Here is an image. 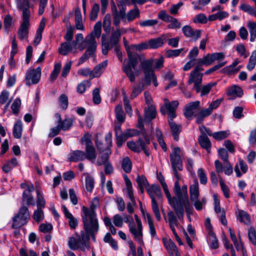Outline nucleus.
<instances>
[{"label":"nucleus","mask_w":256,"mask_h":256,"mask_svg":"<svg viewBox=\"0 0 256 256\" xmlns=\"http://www.w3.org/2000/svg\"><path fill=\"white\" fill-rule=\"evenodd\" d=\"M111 16L109 14H107L104 17L103 20V28L105 31L109 32L110 29Z\"/></svg>","instance_id":"obj_54"},{"label":"nucleus","mask_w":256,"mask_h":256,"mask_svg":"<svg viewBox=\"0 0 256 256\" xmlns=\"http://www.w3.org/2000/svg\"><path fill=\"white\" fill-rule=\"evenodd\" d=\"M230 132L228 130L220 131L213 133L212 136L216 140H220L227 138Z\"/></svg>","instance_id":"obj_51"},{"label":"nucleus","mask_w":256,"mask_h":256,"mask_svg":"<svg viewBox=\"0 0 256 256\" xmlns=\"http://www.w3.org/2000/svg\"><path fill=\"white\" fill-rule=\"evenodd\" d=\"M161 184L165 193V194L168 198V202L170 206L173 209H176L175 205H174V200H176V198H172L170 194L168 191V188L165 182L161 181Z\"/></svg>","instance_id":"obj_35"},{"label":"nucleus","mask_w":256,"mask_h":256,"mask_svg":"<svg viewBox=\"0 0 256 256\" xmlns=\"http://www.w3.org/2000/svg\"><path fill=\"white\" fill-rule=\"evenodd\" d=\"M56 117L58 118L57 123L62 130L66 131L68 130L73 124V120L71 118H67L64 120H62L61 116L58 114H56Z\"/></svg>","instance_id":"obj_21"},{"label":"nucleus","mask_w":256,"mask_h":256,"mask_svg":"<svg viewBox=\"0 0 256 256\" xmlns=\"http://www.w3.org/2000/svg\"><path fill=\"white\" fill-rule=\"evenodd\" d=\"M163 242L170 254L172 256L174 252L178 249L175 244L170 240H164Z\"/></svg>","instance_id":"obj_39"},{"label":"nucleus","mask_w":256,"mask_h":256,"mask_svg":"<svg viewBox=\"0 0 256 256\" xmlns=\"http://www.w3.org/2000/svg\"><path fill=\"white\" fill-rule=\"evenodd\" d=\"M62 208L65 216L68 220V224L70 228L72 229L76 228L78 224L77 219L73 216L64 205H62Z\"/></svg>","instance_id":"obj_24"},{"label":"nucleus","mask_w":256,"mask_h":256,"mask_svg":"<svg viewBox=\"0 0 256 256\" xmlns=\"http://www.w3.org/2000/svg\"><path fill=\"white\" fill-rule=\"evenodd\" d=\"M33 218L38 222L42 221L44 219V214L42 208H37L34 212Z\"/></svg>","instance_id":"obj_58"},{"label":"nucleus","mask_w":256,"mask_h":256,"mask_svg":"<svg viewBox=\"0 0 256 256\" xmlns=\"http://www.w3.org/2000/svg\"><path fill=\"white\" fill-rule=\"evenodd\" d=\"M115 114L116 118L120 124L124 122L126 119V116L122 105L118 104L116 106Z\"/></svg>","instance_id":"obj_36"},{"label":"nucleus","mask_w":256,"mask_h":256,"mask_svg":"<svg viewBox=\"0 0 256 256\" xmlns=\"http://www.w3.org/2000/svg\"><path fill=\"white\" fill-rule=\"evenodd\" d=\"M182 150L179 147H175L170 154V160L172 169L182 170V162L181 158Z\"/></svg>","instance_id":"obj_11"},{"label":"nucleus","mask_w":256,"mask_h":256,"mask_svg":"<svg viewBox=\"0 0 256 256\" xmlns=\"http://www.w3.org/2000/svg\"><path fill=\"white\" fill-rule=\"evenodd\" d=\"M99 10V4H94L92 6L90 14V19L91 20H95L96 19Z\"/></svg>","instance_id":"obj_57"},{"label":"nucleus","mask_w":256,"mask_h":256,"mask_svg":"<svg viewBox=\"0 0 256 256\" xmlns=\"http://www.w3.org/2000/svg\"><path fill=\"white\" fill-rule=\"evenodd\" d=\"M108 65V61L104 60L98 64L92 70L91 78L100 76Z\"/></svg>","instance_id":"obj_26"},{"label":"nucleus","mask_w":256,"mask_h":256,"mask_svg":"<svg viewBox=\"0 0 256 256\" xmlns=\"http://www.w3.org/2000/svg\"><path fill=\"white\" fill-rule=\"evenodd\" d=\"M132 135L130 134L128 132L124 133L116 136L117 140V144L118 146H121L122 144Z\"/></svg>","instance_id":"obj_50"},{"label":"nucleus","mask_w":256,"mask_h":256,"mask_svg":"<svg viewBox=\"0 0 256 256\" xmlns=\"http://www.w3.org/2000/svg\"><path fill=\"white\" fill-rule=\"evenodd\" d=\"M136 226L132 222L130 224V232L139 244L142 242V226L141 220L136 214L134 215Z\"/></svg>","instance_id":"obj_9"},{"label":"nucleus","mask_w":256,"mask_h":256,"mask_svg":"<svg viewBox=\"0 0 256 256\" xmlns=\"http://www.w3.org/2000/svg\"><path fill=\"white\" fill-rule=\"evenodd\" d=\"M94 182L93 178L87 174L85 178V186L88 192H92L94 188Z\"/></svg>","instance_id":"obj_43"},{"label":"nucleus","mask_w":256,"mask_h":256,"mask_svg":"<svg viewBox=\"0 0 256 256\" xmlns=\"http://www.w3.org/2000/svg\"><path fill=\"white\" fill-rule=\"evenodd\" d=\"M198 176L200 178V183L202 184H206L208 182V178L204 170L202 168H199L198 170Z\"/></svg>","instance_id":"obj_55"},{"label":"nucleus","mask_w":256,"mask_h":256,"mask_svg":"<svg viewBox=\"0 0 256 256\" xmlns=\"http://www.w3.org/2000/svg\"><path fill=\"white\" fill-rule=\"evenodd\" d=\"M248 28L250 32V41L252 42L256 38V22H249L248 24Z\"/></svg>","instance_id":"obj_40"},{"label":"nucleus","mask_w":256,"mask_h":256,"mask_svg":"<svg viewBox=\"0 0 256 256\" xmlns=\"http://www.w3.org/2000/svg\"><path fill=\"white\" fill-rule=\"evenodd\" d=\"M227 95L230 99H234L236 98H241L243 94V90L239 86L234 85L227 88Z\"/></svg>","instance_id":"obj_19"},{"label":"nucleus","mask_w":256,"mask_h":256,"mask_svg":"<svg viewBox=\"0 0 256 256\" xmlns=\"http://www.w3.org/2000/svg\"><path fill=\"white\" fill-rule=\"evenodd\" d=\"M184 35L188 38H190L194 41L198 40L201 36L200 30H194L188 26H185L182 28Z\"/></svg>","instance_id":"obj_17"},{"label":"nucleus","mask_w":256,"mask_h":256,"mask_svg":"<svg viewBox=\"0 0 256 256\" xmlns=\"http://www.w3.org/2000/svg\"><path fill=\"white\" fill-rule=\"evenodd\" d=\"M81 238L80 236H79L78 238L76 240L74 237H70L69 238L68 242V244L70 247V248L71 250H76L78 248H79V242H82V239H80V238Z\"/></svg>","instance_id":"obj_44"},{"label":"nucleus","mask_w":256,"mask_h":256,"mask_svg":"<svg viewBox=\"0 0 256 256\" xmlns=\"http://www.w3.org/2000/svg\"><path fill=\"white\" fill-rule=\"evenodd\" d=\"M22 200L23 202H26V204L28 206L35 205L34 200L31 194H26V192H23Z\"/></svg>","instance_id":"obj_46"},{"label":"nucleus","mask_w":256,"mask_h":256,"mask_svg":"<svg viewBox=\"0 0 256 256\" xmlns=\"http://www.w3.org/2000/svg\"><path fill=\"white\" fill-rule=\"evenodd\" d=\"M76 45V42H64L61 44L58 48V52L60 54L63 56L67 55L70 51L72 48H75Z\"/></svg>","instance_id":"obj_22"},{"label":"nucleus","mask_w":256,"mask_h":256,"mask_svg":"<svg viewBox=\"0 0 256 256\" xmlns=\"http://www.w3.org/2000/svg\"><path fill=\"white\" fill-rule=\"evenodd\" d=\"M158 23V20H156L148 19L144 20H141L138 22V24L140 26L145 28L152 26Z\"/></svg>","instance_id":"obj_48"},{"label":"nucleus","mask_w":256,"mask_h":256,"mask_svg":"<svg viewBox=\"0 0 256 256\" xmlns=\"http://www.w3.org/2000/svg\"><path fill=\"white\" fill-rule=\"evenodd\" d=\"M102 52L104 54L106 55L108 52L110 44H109V43L108 42H106V36L105 34L102 35Z\"/></svg>","instance_id":"obj_60"},{"label":"nucleus","mask_w":256,"mask_h":256,"mask_svg":"<svg viewBox=\"0 0 256 256\" xmlns=\"http://www.w3.org/2000/svg\"><path fill=\"white\" fill-rule=\"evenodd\" d=\"M101 156L98 158L96 163L98 166H102L108 162V159L111 154V150L109 148H106L102 152H100Z\"/></svg>","instance_id":"obj_28"},{"label":"nucleus","mask_w":256,"mask_h":256,"mask_svg":"<svg viewBox=\"0 0 256 256\" xmlns=\"http://www.w3.org/2000/svg\"><path fill=\"white\" fill-rule=\"evenodd\" d=\"M140 16V12L136 6H134V8L129 10L126 14V19L128 22H132L136 18Z\"/></svg>","instance_id":"obj_32"},{"label":"nucleus","mask_w":256,"mask_h":256,"mask_svg":"<svg viewBox=\"0 0 256 256\" xmlns=\"http://www.w3.org/2000/svg\"><path fill=\"white\" fill-rule=\"evenodd\" d=\"M30 26V18H22V22L18 32V38L20 40H22L28 38Z\"/></svg>","instance_id":"obj_15"},{"label":"nucleus","mask_w":256,"mask_h":256,"mask_svg":"<svg viewBox=\"0 0 256 256\" xmlns=\"http://www.w3.org/2000/svg\"><path fill=\"white\" fill-rule=\"evenodd\" d=\"M248 238L252 243L256 244V231L253 228H250L248 232Z\"/></svg>","instance_id":"obj_64"},{"label":"nucleus","mask_w":256,"mask_h":256,"mask_svg":"<svg viewBox=\"0 0 256 256\" xmlns=\"http://www.w3.org/2000/svg\"><path fill=\"white\" fill-rule=\"evenodd\" d=\"M59 103L60 107L62 109L66 110L68 106V96L64 94L60 95L59 98Z\"/></svg>","instance_id":"obj_63"},{"label":"nucleus","mask_w":256,"mask_h":256,"mask_svg":"<svg viewBox=\"0 0 256 256\" xmlns=\"http://www.w3.org/2000/svg\"><path fill=\"white\" fill-rule=\"evenodd\" d=\"M175 194L176 196V200H174V205H175L176 209H174L178 218L182 220L184 218V210L182 206V203L186 200V196L185 194H183L182 189L174 191Z\"/></svg>","instance_id":"obj_8"},{"label":"nucleus","mask_w":256,"mask_h":256,"mask_svg":"<svg viewBox=\"0 0 256 256\" xmlns=\"http://www.w3.org/2000/svg\"><path fill=\"white\" fill-rule=\"evenodd\" d=\"M236 50L240 56L246 58L248 54H246V48L242 44H238L236 46Z\"/></svg>","instance_id":"obj_61"},{"label":"nucleus","mask_w":256,"mask_h":256,"mask_svg":"<svg viewBox=\"0 0 256 256\" xmlns=\"http://www.w3.org/2000/svg\"><path fill=\"white\" fill-rule=\"evenodd\" d=\"M36 206L38 208H44L46 205V201L44 199L42 194L38 190H36Z\"/></svg>","instance_id":"obj_45"},{"label":"nucleus","mask_w":256,"mask_h":256,"mask_svg":"<svg viewBox=\"0 0 256 256\" xmlns=\"http://www.w3.org/2000/svg\"><path fill=\"white\" fill-rule=\"evenodd\" d=\"M22 124L20 120H18L14 124L13 128V135L16 138H20L22 136Z\"/></svg>","instance_id":"obj_37"},{"label":"nucleus","mask_w":256,"mask_h":256,"mask_svg":"<svg viewBox=\"0 0 256 256\" xmlns=\"http://www.w3.org/2000/svg\"><path fill=\"white\" fill-rule=\"evenodd\" d=\"M256 64V50L252 51L249 58L248 62L246 66L248 70L251 71L255 67Z\"/></svg>","instance_id":"obj_41"},{"label":"nucleus","mask_w":256,"mask_h":256,"mask_svg":"<svg viewBox=\"0 0 256 256\" xmlns=\"http://www.w3.org/2000/svg\"><path fill=\"white\" fill-rule=\"evenodd\" d=\"M85 158V152L80 150H74L68 155V160L70 162H77L82 161Z\"/></svg>","instance_id":"obj_25"},{"label":"nucleus","mask_w":256,"mask_h":256,"mask_svg":"<svg viewBox=\"0 0 256 256\" xmlns=\"http://www.w3.org/2000/svg\"><path fill=\"white\" fill-rule=\"evenodd\" d=\"M98 204L99 199L96 197L92 200L90 208L83 206L82 208V220H98L95 210Z\"/></svg>","instance_id":"obj_6"},{"label":"nucleus","mask_w":256,"mask_h":256,"mask_svg":"<svg viewBox=\"0 0 256 256\" xmlns=\"http://www.w3.org/2000/svg\"><path fill=\"white\" fill-rule=\"evenodd\" d=\"M30 218V212L28 207L23 206L21 207L18 213L12 218V228L18 229L26 224Z\"/></svg>","instance_id":"obj_5"},{"label":"nucleus","mask_w":256,"mask_h":256,"mask_svg":"<svg viewBox=\"0 0 256 256\" xmlns=\"http://www.w3.org/2000/svg\"><path fill=\"white\" fill-rule=\"evenodd\" d=\"M41 76V68L40 66L36 68L29 69L26 71L25 80L26 84L30 86L38 82Z\"/></svg>","instance_id":"obj_10"},{"label":"nucleus","mask_w":256,"mask_h":256,"mask_svg":"<svg viewBox=\"0 0 256 256\" xmlns=\"http://www.w3.org/2000/svg\"><path fill=\"white\" fill-rule=\"evenodd\" d=\"M190 198L191 201H194L198 199L199 196V187L198 182L196 180H194V182L190 187Z\"/></svg>","instance_id":"obj_27"},{"label":"nucleus","mask_w":256,"mask_h":256,"mask_svg":"<svg viewBox=\"0 0 256 256\" xmlns=\"http://www.w3.org/2000/svg\"><path fill=\"white\" fill-rule=\"evenodd\" d=\"M132 166V164L130 160L128 157H126L123 159L122 166L126 172L129 173L131 172Z\"/></svg>","instance_id":"obj_49"},{"label":"nucleus","mask_w":256,"mask_h":256,"mask_svg":"<svg viewBox=\"0 0 256 256\" xmlns=\"http://www.w3.org/2000/svg\"><path fill=\"white\" fill-rule=\"evenodd\" d=\"M128 56V62L126 64H123L122 70L129 78L131 82L135 80V76L133 72L137 66L138 61L140 60V56L137 53L132 52L128 49H126Z\"/></svg>","instance_id":"obj_2"},{"label":"nucleus","mask_w":256,"mask_h":256,"mask_svg":"<svg viewBox=\"0 0 256 256\" xmlns=\"http://www.w3.org/2000/svg\"><path fill=\"white\" fill-rule=\"evenodd\" d=\"M200 146L206 150L208 153L210 152L211 148V142L206 136L200 135L198 138Z\"/></svg>","instance_id":"obj_30"},{"label":"nucleus","mask_w":256,"mask_h":256,"mask_svg":"<svg viewBox=\"0 0 256 256\" xmlns=\"http://www.w3.org/2000/svg\"><path fill=\"white\" fill-rule=\"evenodd\" d=\"M82 144H84L86 146V147H88L90 146H93L92 140V136L87 133L81 139Z\"/></svg>","instance_id":"obj_59"},{"label":"nucleus","mask_w":256,"mask_h":256,"mask_svg":"<svg viewBox=\"0 0 256 256\" xmlns=\"http://www.w3.org/2000/svg\"><path fill=\"white\" fill-rule=\"evenodd\" d=\"M126 32L124 28H116V30L112 32V36L110 40V43L112 46L116 45L119 42L122 34Z\"/></svg>","instance_id":"obj_23"},{"label":"nucleus","mask_w":256,"mask_h":256,"mask_svg":"<svg viewBox=\"0 0 256 256\" xmlns=\"http://www.w3.org/2000/svg\"><path fill=\"white\" fill-rule=\"evenodd\" d=\"M16 8L22 11V18H30V4L28 0H16Z\"/></svg>","instance_id":"obj_16"},{"label":"nucleus","mask_w":256,"mask_h":256,"mask_svg":"<svg viewBox=\"0 0 256 256\" xmlns=\"http://www.w3.org/2000/svg\"><path fill=\"white\" fill-rule=\"evenodd\" d=\"M240 8L244 12L256 17V8H254L246 4H242L240 6Z\"/></svg>","instance_id":"obj_47"},{"label":"nucleus","mask_w":256,"mask_h":256,"mask_svg":"<svg viewBox=\"0 0 256 256\" xmlns=\"http://www.w3.org/2000/svg\"><path fill=\"white\" fill-rule=\"evenodd\" d=\"M84 228L85 233L81 232V238L82 242L86 244L92 236L94 241L96 240L95 234L98 232L99 229L98 220H82Z\"/></svg>","instance_id":"obj_3"},{"label":"nucleus","mask_w":256,"mask_h":256,"mask_svg":"<svg viewBox=\"0 0 256 256\" xmlns=\"http://www.w3.org/2000/svg\"><path fill=\"white\" fill-rule=\"evenodd\" d=\"M174 118L168 117V122L174 139L176 141H178V135L182 131V126L180 124H177L173 120Z\"/></svg>","instance_id":"obj_18"},{"label":"nucleus","mask_w":256,"mask_h":256,"mask_svg":"<svg viewBox=\"0 0 256 256\" xmlns=\"http://www.w3.org/2000/svg\"><path fill=\"white\" fill-rule=\"evenodd\" d=\"M208 242L212 249H216L218 247V240L212 230L208 232L207 237Z\"/></svg>","instance_id":"obj_31"},{"label":"nucleus","mask_w":256,"mask_h":256,"mask_svg":"<svg viewBox=\"0 0 256 256\" xmlns=\"http://www.w3.org/2000/svg\"><path fill=\"white\" fill-rule=\"evenodd\" d=\"M18 165L17 159L16 158H13L3 166L2 170L5 172L8 173L11 171L13 168L16 167Z\"/></svg>","instance_id":"obj_38"},{"label":"nucleus","mask_w":256,"mask_h":256,"mask_svg":"<svg viewBox=\"0 0 256 256\" xmlns=\"http://www.w3.org/2000/svg\"><path fill=\"white\" fill-rule=\"evenodd\" d=\"M164 104L160 108V112L162 114H167L168 117L176 118V110L178 106V100H174L170 102L168 98L164 100Z\"/></svg>","instance_id":"obj_12"},{"label":"nucleus","mask_w":256,"mask_h":256,"mask_svg":"<svg viewBox=\"0 0 256 256\" xmlns=\"http://www.w3.org/2000/svg\"><path fill=\"white\" fill-rule=\"evenodd\" d=\"M238 216V220L240 222L246 224L250 223V216L246 212L242 210H239Z\"/></svg>","instance_id":"obj_42"},{"label":"nucleus","mask_w":256,"mask_h":256,"mask_svg":"<svg viewBox=\"0 0 256 256\" xmlns=\"http://www.w3.org/2000/svg\"><path fill=\"white\" fill-rule=\"evenodd\" d=\"M200 105V102L196 100L191 102L186 105L184 108V114L188 120H191L194 116H196V113L198 110Z\"/></svg>","instance_id":"obj_14"},{"label":"nucleus","mask_w":256,"mask_h":256,"mask_svg":"<svg viewBox=\"0 0 256 256\" xmlns=\"http://www.w3.org/2000/svg\"><path fill=\"white\" fill-rule=\"evenodd\" d=\"M156 109L154 105L148 106L144 109V120H151L156 118Z\"/></svg>","instance_id":"obj_29"},{"label":"nucleus","mask_w":256,"mask_h":256,"mask_svg":"<svg viewBox=\"0 0 256 256\" xmlns=\"http://www.w3.org/2000/svg\"><path fill=\"white\" fill-rule=\"evenodd\" d=\"M186 200L184 202V203H182V206L184 210V208L188 217H190L192 214L193 208L189 202L188 198H186Z\"/></svg>","instance_id":"obj_56"},{"label":"nucleus","mask_w":256,"mask_h":256,"mask_svg":"<svg viewBox=\"0 0 256 256\" xmlns=\"http://www.w3.org/2000/svg\"><path fill=\"white\" fill-rule=\"evenodd\" d=\"M215 84V83H209L203 86L202 88H200V96L207 95Z\"/></svg>","instance_id":"obj_62"},{"label":"nucleus","mask_w":256,"mask_h":256,"mask_svg":"<svg viewBox=\"0 0 256 256\" xmlns=\"http://www.w3.org/2000/svg\"><path fill=\"white\" fill-rule=\"evenodd\" d=\"M212 112L208 108L202 110L196 115V122L201 124L204 118L212 114Z\"/></svg>","instance_id":"obj_33"},{"label":"nucleus","mask_w":256,"mask_h":256,"mask_svg":"<svg viewBox=\"0 0 256 256\" xmlns=\"http://www.w3.org/2000/svg\"><path fill=\"white\" fill-rule=\"evenodd\" d=\"M101 32L102 23L100 22H98L95 24L93 31L86 37L80 48V50H82L85 48H86V50L80 58L78 64V66L86 62L90 56H92L94 55L96 49V38H99Z\"/></svg>","instance_id":"obj_1"},{"label":"nucleus","mask_w":256,"mask_h":256,"mask_svg":"<svg viewBox=\"0 0 256 256\" xmlns=\"http://www.w3.org/2000/svg\"><path fill=\"white\" fill-rule=\"evenodd\" d=\"M85 150L86 158L88 159L90 161L94 162L96 158V149L94 146L86 147Z\"/></svg>","instance_id":"obj_34"},{"label":"nucleus","mask_w":256,"mask_h":256,"mask_svg":"<svg viewBox=\"0 0 256 256\" xmlns=\"http://www.w3.org/2000/svg\"><path fill=\"white\" fill-rule=\"evenodd\" d=\"M191 202L193 204L195 208L197 210L199 211L202 210L203 206L205 205L206 202L205 198H203L202 199V200H199L198 198V199H196L194 200Z\"/></svg>","instance_id":"obj_53"},{"label":"nucleus","mask_w":256,"mask_h":256,"mask_svg":"<svg viewBox=\"0 0 256 256\" xmlns=\"http://www.w3.org/2000/svg\"><path fill=\"white\" fill-rule=\"evenodd\" d=\"M167 35H162L161 36L150 39L148 40L150 48L155 49L161 47L164 42H166Z\"/></svg>","instance_id":"obj_20"},{"label":"nucleus","mask_w":256,"mask_h":256,"mask_svg":"<svg viewBox=\"0 0 256 256\" xmlns=\"http://www.w3.org/2000/svg\"><path fill=\"white\" fill-rule=\"evenodd\" d=\"M154 62L153 58L144 60L141 61L140 65L144 75V79H148L150 76H154V72L152 68Z\"/></svg>","instance_id":"obj_13"},{"label":"nucleus","mask_w":256,"mask_h":256,"mask_svg":"<svg viewBox=\"0 0 256 256\" xmlns=\"http://www.w3.org/2000/svg\"><path fill=\"white\" fill-rule=\"evenodd\" d=\"M204 69L200 66H196L194 70L190 73L188 84H194L193 89L195 90L196 92L198 93L200 91V86L202 83L203 74L200 72Z\"/></svg>","instance_id":"obj_7"},{"label":"nucleus","mask_w":256,"mask_h":256,"mask_svg":"<svg viewBox=\"0 0 256 256\" xmlns=\"http://www.w3.org/2000/svg\"><path fill=\"white\" fill-rule=\"evenodd\" d=\"M61 68L60 64L58 63L54 65V68L52 72L50 79L53 82L58 77Z\"/></svg>","instance_id":"obj_52"},{"label":"nucleus","mask_w":256,"mask_h":256,"mask_svg":"<svg viewBox=\"0 0 256 256\" xmlns=\"http://www.w3.org/2000/svg\"><path fill=\"white\" fill-rule=\"evenodd\" d=\"M147 192L152 200V208L156 220L158 221L161 220V216L159 212V209L156 197L160 200L162 198V194L160 187L156 184H152V186L147 188Z\"/></svg>","instance_id":"obj_4"}]
</instances>
